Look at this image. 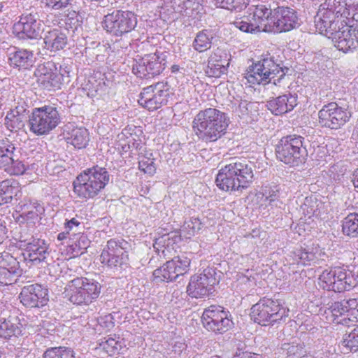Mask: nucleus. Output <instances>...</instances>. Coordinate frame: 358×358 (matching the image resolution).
Returning a JSON list of instances; mask_svg holds the SVG:
<instances>
[{
	"instance_id": "7ed1b4c3",
	"label": "nucleus",
	"mask_w": 358,
	"mask_h": 358,
	"mask_svg": "<svg viewBox=\"0 0 358 358\" xmlns=\"http://www.w3.org/2000/svg\"><path fill=\"white\" fill-rule=\"evenodd\" d=\"M287 70L276 64L272 57H266L250 66L245 78L252 85L272 83L284 89L287 85L285 76Z\"/></svg>"
},
{
	"instance_id": "5701e85b",
	"label": "nucleus",
	"mask_w": 358,
	"mask_h": 358,
	"mask_svg": "<svg viewBox=\"0 0 358 358\" xmlns=\"http://www.w3.org/2000/svg\"><path fill=\"white\" fill-rule=\"evenodd\" d=\"M273 15V10L264 4L252 5L248 8V17L253 22L252 27L257 29V31H271Z\"/></svg>"
},
{
	"instance_id": "bf43d9fd",
	"label": "nucleus",
	"mask_w": 358,
	"mask_h": 358,
	"mask_svg": "<svg viewBox=\"0 0 358 358\" xmlns=\"http://www.w3.org/2000/svg\"><path fill=\"white\" fill-rule=\"evenodd\" d=\"M114 318L111 314L101 316L98 319L99 324L105 329H110L114 327Z\"/></svg>"
},
{
	"instance_id": "6e6552de",
	"label": "nucleus",
	"mask_w": 358,
	"mask_h": 358,
	"mask_svg": "<svg viewBox=\"0 0 358 358\" xmlns=\"http://www.w3.org/2000/svg\"><path fill=\"white\" fill-rule=\"evenodd\" d=\"M317 284L323 289L342 292L354 287L355 279L350 271L337 266L324 270L318 278Z\"/></svg>"
},
{
	"instance_id": "58836bf2",
	"label": "nucleus",
	"mask_w": 358,
	"mask_h": 358,
	"mask_svg": "<svg viewBox=\"0 0 358 358\" xmlns=\"http://www.w3.org/2000/svg\"><path fill=\"white\" fill-rule=\"evenodd\" d=\"M213 35L210 31L203 30L199 31L193 42V48L199 52H204L211 46Z\"/></svg>"
},
{
	"instance_id": "a878e982",
	"label": "nucleus",
	"mask_w": 358,
	"mask_h": 358,
	"mask_svg": "<svg viewBox=\"0 0 358 358\" xmlns=\"http://www.w3.org/2000/svg\"><path fill=\"white\" fill-rule=\"evenodd\" d=\"M48 291L38 284L24 286L20 294V302L27 307L34 308L43 306L47 299Z\"/></svg>"
},
{
	"instance_id": "603ef678",
	"label": "nucleus",
	"mask_w": 358,
	"mask_h": 358,
	"mask_svg": "<svg viewBox=\"0 0 358 358\" xmlns=\"http://www.w3.org/2000/svg\"><path fill=\"white\" fill-rule=\"evenodd\" d=\"M138 167L141 171L150 176L153 175L156 171L154 159L145 156H142L140 159Z\"/></svg>"
},
{
	"instance_id": "5fc2aeb1",
	"label": "nucleus",
	"mask_w": 358,
	"mask_h": 358,
	"mask_svg": "<svg viewBox=\"0 0 358 358\" xmlns=\"http://www.w3.org/2000/svg\"><path fill=\"white\" fill-rule=\"evenodd\" d=\"M72 0H43L45 6L52 10H62L66 8Z\"/></svg>"
},
{
	"instance_id": "f257e3e1",
	"label": "nucleus",
	"mask_w": 358,
	"mask_h": 358,
	"mask_svg": "<svg viewBox=\"0 0 358 358\" xmlns=\"http://www.w3.org/2000/svg\"><path fill=\"white\" fill-rule=\"evenodd\" d=\"M229 119L227 115L215 108L200 110L194 117L192 128L197 137L205 142H215L220 138L227 129Z\"/></svg>"
},
{
	"instance_id": "a18cd8bd",
	"label": "nucleus",
	"mask_w": 358,
	"mask_h": 358,
	"mask_svg": "<svg viewBox=\"0 0 358 358\" xmlns=\"http://www.w3.org/2000/svg\"><path fill=\"white\" fill-rule=\"evenodd\" d=\"M43 358H75L73 351L66 347H55L47 349Z\"/></svg>"
},
{
	"instance_id": "e433bc0d",
	"label": "nucleus",
	"mask_w": 358,
	"mask_h": 358,
	"mask_svg": "<svg viewBox=\"0 0 358 358\" xmlns=\"http://www.w3.org/2000/svg\"><path fill=\"white\" fill-rule=\"evenodd\" d=\"M170 263L171 260L154 271L153 278L156 282L173 281L178 277L176 270L170 268Z\"/></svg>"
},
{
	"instance_id": "6ab92c4d",
	"label": "nucleus",
	"mask_w": 358,
	"mask_h": 358,
	"mask_svg": "<svg viewBox=\"0 0 358 358\" xmlns=\"http://www.w3.org/2000/svg\"><path fill=\"white\" fill-rule=\"evenodd\" d=\"M298 26L299 18L294 10L288 7H278L273 10L270 32H286Z\"/></svg>"
},
{
	"instance_id": "7c9ffc66",
	"label": "nucleus",
	"mask_w": 358,
	"mask_h": 358,
	"mask_svg": "<svg viewBox=\"0 0 358 358\" xmlns=\"http://www.w3.org/2000/svg\"><path fill=\"white\" fill-rule=\"evenodd\" d=\"M336 17L351 15L358 20V0H328Z\"/></svg>"
},
{
	"instance_id": "6e6d98bb",
	"label": "nucleus",
	"mask_w": 358,
	"mask_h": 358,
	"mask_svg": "<svg viewBox=\"0 0 358 358\" xmlns=\"http://www.w3.org/2000/svg\"><path fill=\"white\" fill-rule=\"evenodd\" d=\"M255 103L248 102L247 101H241L236 108V113L240 117H245L252 114V110L255 106Z\"/></svg>"
},
{
	"instance_id": "ea45409f",
	"label": "nucleus",
	"mask_w": 358,
	"mask_h": 358,
	"mask_svg": "<svg viewBox=\"0 0 358 358\" xmlns=\"http://www.w3.org/2000/svg\"><path fill=\"white\" fill-rule=\"evenodd\" d=\"M264 195L265 196L266 206L270 207L268 210H272L273 213H281L284 204L279 199L278 191L271 190L268 192H266Z\"/></svg>"
},
{
	"instance_id": "13d9d810",
	"label": "nucleus",
	"mask_w": 358,
	"mask_h": 358,
	"mask_svg": "<svg viewBox=\"0 0 358 358\" xmlns=\"http://www.w3.org/2000/svg\"><path fill=\"white\" fill-rule=\"evenodd\" d=\"M210 57H215V60H217V62H220L221 64H224L226 65L229 64L228 55L227 54L222 50L217 48L215 50Z\"/></svg>"
},
{
	"instance_id": "c9c22d12",
	"label": "nucleus",
	"mask_w": 358,
	"mask_h": 358,
	"mask_svg": "<svg viewBox=\"0 0 358 358\" xmlns=\"http://www.w3.org/2000/svg\"><path fill=\"white\" fill-rule=\"evenodd\" d=\"M0 187L7 203L10 202L13 197L19 198L21 196V187L19 182L16 180H5L0 182Z\"/></svg>"
},
{
	"instance_id": "1a4fd4ad",
	"label": "nucleus",
	"mask_w": 358,
	"mask_h": 358,
	"mask_svg": "<svg viewBox=\"0 0 358 358\" xmlns=\"http://www.w3.org/2000/svg\"><path fill=\"white\" fill-rule=\"evenodd\" d=\"M288 311L278 301L263 299L252 306L250 316L255 322L266 326L287 317Z\"/></svg>"
},
{
	"instance_id": "393cba45",
	"label": "nucleus",
	"mask_w": 358,
	"mask_h": 358,
	"mask_svg": "<svg viewBox=\"0 0 358 358\" xmlns=\"http://www.w3.org/2000/svg\"><path fill=\"white\" fill-rule=\"evenodd\" d=\"M334 46L340 51L347 53L358 47V34L356 29L344 26L338 31L331 33Z\"/></svg>"
},
{
	"instance_id": "b1692460",
	"label": "nucleus",
	"mask_w": 358,
	"mask_h": 358,
	"mask_svg": "<svg viewBox=\"0 0 358 358\" xmlns=\"http://www.w3.org/2000/svg\"><path fill=\"white\" fill-rule=\"evenodd\" d=\"M19 262L8 252L0 255V285L14 283L20 275Z\"/></svg>"
},
{
	"instance_id": "c85d7f7f",
	"label": "nucleus",
	"mask_w": 358,
	"mask_h": 358,
	"mask_svg": "<svg viewBox=\"0 0 358 358\" xmlns=\"http://www.w3.org/2000/svg\"><path fill=\"white\" fill-rule=\"evenodd\" d=\"M65 132L66 142L71 144L75 148H85L90 142V133L83 127H73L72 124L66 125Z\"/></svg>"
},
{
	"instance_id": "49530a36",
	"label": "nucleus",
	"mask_w": 358,
	"mask_h": 358,
	"mask_svg": "<svg viewBox=\"0 0 358 358\" xmlns=\"http://www.w3.org/2000/svg\"><path fill=\"white\" fill-rule=\"evenodd\" d=\"M64 17L62 20L64 21L66 29H71L74 31L81 26V17L76 10H68Z\"/></svg>"
},
{
	"instance_id": "ddd939ff",
	"label": "nucleus",
	"mask_w": 358,
	"mask_h": 358,
	"mask_svg": "<svg viewBox=\"0 0 358 358\" xmlns=\"http://www.w3.org/2000/svg\"><path fill=\"white\" fill-rule=\"evenodd\" d=\"M203 327L215 334H223L230 329L234 323L229 312L220 306L212 305L204 309L201 317Z\"/></svg>"
},
{
	"instance_id": "4d7b16f0",
	"label": "nucleus",
	"mask_w": 358,
	"mask_h": 358,
	"mask_svg": "<svg viewBox=\"0 0 358 358\" xmlns=\"http://www.w3.org/2000/svg\"><path fill=\"white\" fill-rule=\"evenodd\" d=\"M300 262L302 264H310L311 262H316V259L314 257V255L312 254V252L306 248L300 250L298 254Z\"/></svg>"
},
{
	"instance_id": "f704fd0d",
	"label": "nucleus",
	"mask_w": 358,
	"mask_h": 358,
	"mask_svg": "<svg viewBox=\"0 0 358 358\" xmlns=\"http://www.w3.org/2000/svg\"><path fill=\"white\" fill-rule=\"evenodd\" d=\"M9 61L11 66L27 69L33 65L34 55L27 50H18L10 54Z\"/></svg>"
},
{
	"instance_id": "dca6fc26",
	"label": "nucleus",
	"mask_w": 358,
	"mask_h": 358,
	"mask_svg": "<svg viewBox=\"0 0 358 358\" xmlns=\"http://www.w3.org/2000/svg\"><path fill=\"white\" fill-rule=\"evenodd\" d=\"M15 147L7 138L0 139V169L10 175H22L27 166L22 162L14 159Z\"/></svg>"
},
{
	"instance_id": "a211bd4d",
	"label": "nucleus",
	"mask_w": 358,
	"mask_h": 358,
	"mask_svg": "<svg viewBox=\"0 0 358 358\" xmlns=\"http://www.w3.org/2000/svg\"><path fill=\"white\" fill-rule=\"evenodd\" d=\"M160 57L156 54L146 55L135 60L133 73L141 78H151L160 74L165 68Z\"/></svg>"
},
{
	"instance_id": "de8ad7c7",
	"label": "nucleus",
	"mask_w": 358,
	"mask_h": 358,
	"mask_svg": "<svg viewBox=\"0 0 358 358\" xmlns=\"http://www.w3.org/2000/svg\"><path fill=\"white\" fill-rule=\"evenodd\" d=\"M21 332L17 324L9 320H0V337L8 339L12 336H17Z\"/></svg>"
},
{
	"instance_id": "2f4dec72",
	"label": "nucleus",
	"mask_w": 358,
	"mask_h": 358,
	"mask_svg": "<svg viewBox=\"0 0 358 358\" xmlns=\"http://www.w3.org/2000/svg\"><path fill=\"white\" fill-rule=\"evenodd\" d=\"M322 207V202L316 197L313 196L306 197L301 206V210L306 222H308L309 220L313 222L315 219H318Z\"/></svg>"
},
{
	"instance_id": "09e8293b",
	"label": "nucleus",
	"mask_w": 358,
	"mask_h": 358,
	"mask_svg": "<svg viewBox=\"0 0 358 358\" xmlns=\"http://www.w3.org/2000/svg\"><path fill=\"white\" fill-rule=\"evenodd\" d=\"M217 7L231 10H241L246 7L248 0H212Z\"/></svg>"
},
{
	"instance_id": "8fccbe9b",
	"label": "nucleus",
	"mask_w": 358,
	"mask_h": 358,
	"mask_svg": "<svg viewBox=\"0 0 358 358\" xmlns=\"http://www.w3.org/2000/svg\"><path fill=\"white\" fill-rule=\"evenodd\" d=\"M74 240V243L71 246L72 247L73 251L76 253V255L78 254H83L84 251L89 246V240L86 235L84 234H73Z\"/></svg>"
},
{
	"instance_id": "f03ea898",
	"label": "nucleus",
	"mask_w": 358,
	"mask_h": 358,
	"mask_svg": "<svg viewBox=\"0 0 358 358\" xmlns=\"http://www.w3.org/2000/svg\"><path fill=\"white\" fill-rule=\"evenodd\" d=\"M254 180L252 165L246 162L236 161L222 167L217 175V186L226 192L241 191Z\"/></svg>"
},
{
	"instance_id": "680f3d73",
	"label": "nucleus",
	"mask_w": 358,
	"mask_h": 358,
	"mask_svg": "<svg viewBox=\"0 0 358 358\" xmlns=\"http://www.w3.org/2000/svg\"><path fill=\"white\" fill-rule=\"evenodd\" d=\"M119 346L118 342L113 338H108L103 343V348L108 352L117 350Z\"/></svg>"
},
{
	"instance_id": "cd10ccee",
	"label": "nucleus",
	"mask_w": 358,
	"mask_h": 358,
	"mask_svg": "<svg viewBox=\"0 0 358 358\" xmlns=\"http://www.w3.org/2000/svg\"><path fill=\"white\" fill-rule=\"evenodd\" d=\"M297 105V96L290 93L271 99L266 103L268 109L274 115H280L294 109Z\"/></svg>"
},
{
	"instance_id": "4468645a",
	"label": "nucleus",
	"mask_w": 358,
	"mask_h": 358,
	"mask_svg": "<svg viewBox=\"0 0 358 358\" xmlns=\"http://www.w3.org/2000/svg\"><path fill=\"white\" fill-rule=\"evenodd\" d=\"M319 122L322 127L338 129L348 122L351 113L348 108L339 106L335 102L324 105L318 113Z\"/></svg>"
},
{
	"instance_id": "052dcab7",
	"label": "nucleus",
	"mask_w": 358,
	"mask_h": 358,
	"mask_svg": "<svg viewBox=\"0 0 358 358\" xmlns=\"http://www.w3.org/2000/svg\"><path fill=\"white\" fill-rule=\"evenodd\" d=\"M307 248L312 252V254L314 255V257L317 262L320 259H323V257L325 256L324 249L321 248L318 244L313 243L310 245H308Z\"/></svg>"
},
{
	"instance_id": "9d476101",
	"label": "nucleus",
	"mask_w": 358,
	"mask_h": 358,
	"mask_svg": "<svg viewBox=\"0 0 358 358\" xmlns=\"http://www.w3.org/2000/svg\"><path fill=\"white\" fill-rule=\"evenodd\" d=\"M327 322L350 327V322H358V299H350L333 303L324 310Z\"/></svg>"
},
{
	"instance_id": "774afa93",
	"label": "nucleus",
	"mask_w": 358,
	"mask_h": 358,
	"mask_svg": "<svg viewBox=\"0 0 358 358\" xmlns=\"http://www.w3.org/2000/svg\"><path fill=\"white\" fill-rule=\"evenodd\" d=\"M169 234L164 235L162 237L156 239L154 247L156 248V245H162V243H164L166 241H169Z\"/></svg>"
},
{
	"instance_id": "72a5a7b5",
	"label": "nucleus",
	"mask_w": 358,
	"mask_h": 358,
	"mask_svg": "<svg viewBox=\"0 0 358 358\" xmlns=\"http://www.w3.org/2000/svg\"><path fill=\"white\" fill-rule=\"evenodd\" d=\"M203 0H176L174 9L182 15L194 17L202 8Z\"/></svg>"
},
{
	"instance_id": "aec40b11",
	"label": "nucleus",
	"mask_w": 358,
	"mask_h": 358,
	"mask_svg": "<svg viewBox=\"0 0 358 358\" xmlns=\"http://www.w3.org/2000/svg\"><path fill=\"white\" fill-rule=\"evenodd\" d=\"M40 86L48 90H55L60 87L62 75L59 74L55 64L48 62L38 66L34 73Z\"/></svg>"
},
{
	"instance_id": "423d86ee",
	"label": "nucleus",
	"mask_w": 358,
	"mask_h": 358,
	"mask_svg": "<svg viewBox=\"0 0 358 358\" xmlns=\"http://www.w3.org/2000/svg\"><path fill=\"white\" fill-rule=\"evenodd\" d=\"M301 136H287L282 138L275 148L277 158L290 166H298L303 163L307 156V150L303 145Z\"/></svg>"
},
{
	"instance_id": "37998d69",
	"label": "nucleus",
	"mask_w": 358,
	"mask_h": 358,
	"mask_svg": "<svg viewBox=\"0 0 358 358\" xmlns=\"http://www.w3.org/2000/svg\"><path fill=\"white\" fill-rule=\"evenodd\" d=\"M342 345L351 352L358 351V324L343 336Z\"/></svg>"
},
{
	"instance_id": "473e14b6",
	"label": "nucleus",
	"mask_w": 358,
	"mask_h": 358,
	"mask_svg": "<svg viewBox=\"0 0 358 358\" xmlns=\"http://www.w3.org/2000/svg\"><path fill=\"white\" fill-rule=\"evenodd\" d=\"M67 41L66 35L59 29L48 31L44 37L45 47L50 51L62 50L66 45Z\"/></svg>"
},
{
	"instance_id": "a19ab883",
	"label": "nucleus",
	"mask_w": 358,
	"mask_h": 358,
	"mask_svg": "<svg viewBox=\"0 0 358 358\" xmlns=\"http://www.w3.org/2000/svg\"><path fill=\"white\" fill-rule=\"evenodd\" d=\"M190 263V258L182 255L172 259L169 265L170 268H174L179 276L188 272Z\"/></svg>"
},
{
	"instance_id": "f8f14e48",
	"label": "nucleus",
	"mask_w": 358,
	"mask_h": 358,
	"mask_svg": "<svg viewBox=\"0 0 358 358\" xmlns=\"http://www.w3.org/2000/svg\"><path fill=\"white\" fill-rule=\"evenodd\" d=\"M128 242L123 239H110L107 242L101 256V262L113 271L121 269L128 259Z\"/></svg>"
},
{
	"instance_id": "0eeeda50",
	"label": "nucleus",
	"mask_w": 358,
	"mask_h": 358,
	"mask_svg": "<svg viewBox=\"0 0 358 358\" xmlns=\"http://www.w3.org/2000/svg\"><path fill=\"white\" fill-rule=\"evenodd\" d=\"M61 122V116L57 108L44 106L33 109L29 117L30 131L38 136L48 134Z\"/></svg>"
},
{
	"instance_id": "864d4df0",
	"label": "nucleus",
	"mask_w": 358,
	"mask_h": 358,
	"mask_svg": "<svg viewBox=\"0 0 358 358\" xmlns=\"http://www.w3.org/2000/svg\"><path fill=\"white\" fill-rule=\"evenodd\" d=\"M252 24H253V22L250 20L249 17L246 20L239 19L234 22V25L242 31L248 33L258 32L257 29L252 27Z\"/></svg>"
},
{
	"instance_id": "2eb2a0df",
	"label": "nucleus",
	"mask_w": 358,
	"mask_h": 358,
	"mask_svg": "<svg viewBox=\"0 0 358 358\" xmlns=\"http://www.w3.org/2000/svg\"><path fill=\"white\" fill-rule=\"evenodd\" d=\"M169 90L163 83L145 87L140 94L138 103L149 110H155L168 101Z\"/></svg>"
},
{
	"instance_id": "0e129e2a",
	"label": "nucleus",
	"mask_w": 358,
	"mask_h": 358,
	"mask_svg": "<svg viewBox=\"0 0 358 358\" xmlns=\"http://www.w3.org/2000/svg\"><path fill=\"white\" fill-rule=\"evenodd\" d=\"M233 358H262L259 355H252L248 352H241L236 355Z\"/></svg>"
},
{
	"instance_id": "c756f323",
	"label": "nucleus",
	"mask_w": 358,
	"mask_h": 358,
	"mask_svg": "<svg viewBox=\"0 0 358 358\" xmlns=\"http://www.w3.org/2000/svg\"><path fill=\"white\" fill-rule=\"evenodd\" d=\"M336 16L332 10V6L326 0L320 6L315 16V24L320 33L328 32L331 29Z\"/></svg>"
},
{
	"instance_id": "c03bdc74",
	"label": "nucleus",
	"mask_w": 358,
	"mask_h": 358,
	"mask_svg": "<svg viewBox=\"0 0 358 358\" xmlns=\"http://www.w3.org/2000/svg\"><path fill=\"white\" fill-rule=\"evenodd\" d=\"M215 57H210L208 62V66L206 69V73L210 77L219 78L222 74L225 73L228 65L218 63L215 60Z\"/></svg>"
},
{
	"instance_id": "bb28decb",
	"label": "nucleus",
	"mask_w": 358,
	"mask_h": 358,
	"mask_svg": "<svg viewBox=\"0 0 358 358\" xmlns=\"http://www.w3.org/2000/svg\"><path fill=\"white\" fill-rule=\"evenodd\" d=\"M41 210L42 208L38 203L24 199L16 206L15 220L20 224H34L38 220Z\"/></svg>"
},
{
	"instance_id": "79ce46f5",
	"label": "nucleus",
	"mask_w": 358,
	"mask_h": 358,
	"mask_svg": "<svg viewBox=\"0 0 358 358\" xmlns=\"http://www.w3.org/2000/svg\"><path fill=\"white\" fill-rule=\"evenodd\" d=\"M201 229V222L197 217H190L185 220L182 229L181 234L185 238L194 236Z\"/></svg>"
},
{
	"instance_id": "e2e57ef3",
	"label": "nucleus",
	"mask_w": 358,
	"mask_h": 358,
	"mask_svg": "<svg viewBox=\"0 0 358 358\" xmlns=\"http://www.w3.org/2000/svg\"><path fill=\"white\" fill-rule=\"evenodd\" d=\"M80 225V222L76 218H72L65 224V229L67 233H70V231H73V234H76Z\"/></svg>"
},
{
	"instance_id": "9b49d317",
	"label": "nucleus",
	"mask_w": 358,
	"mask_h": 358,
	"mask_svg": "<svg viewBox=\"0 0 358 358\" xmlns=\"http://www.w3.org/2000/svg\"><path fill=\"white\" fill-rule=\"evenodd\" d=\"M102 24L103 29L109 34L120 36L136 27L137 18L131 11L116 10L104 16Z\"/></svg>"
},
{
	"instance_id": "4c0bfd02",
	"label": "nucleus",
	"mask_w": 358,
	"mask_h": 358,
	"mask_svg": "<svg viewBox=\"0 0 358 358\" xmlns=\"http://www.w3.org/2000/svg\"><path fill=\"white\" fill-rule=\"evenodd\" d=\"M342 230L345 235L358 237V213L349 214L343 221Z\"/></svg>"
},
{
	"instance_id": "338daca9",
	"label": "nucleus",
	"mask_w": 358,
	"mask_h": 358,
	"mask_svg": "<svg viewBox=\"0 0 358 358\" xmlns=\"http://www.w3.org/2000/svg\"><path fill=\"white\" fill-rule=\"evenodd\" d=\"M7 229L6 227V223L4 221L0 220V243L3 241L6 236Z\"/></svg>"
},
{
	"instance_id": "20e7f679",
	"label": "nucleus",
	"mask_w": 358,
	"mask_h": 358,
	"mask_svg": "<svg viewBox=\"0 0 358 358\" xmlns=\"http://www.w3.org/2000/svg\"><path fill=\"white\" fill-rule=\"evenodd\" d=\"M110 175L105 168L98 166L87 169L73 181V191L81 199H92L105 188Z\"/></svg>"
},
{
	"instance_id": "69168bd1",
	"label": "nucleus",
	"mask_w": 358,
	"mask_h": 358,
	"mask_svg": "<svg viewBox=\"0 0 358 358\" xmlns=\"http://www.w3.org/2000/svg\"><path fill=\"white\" fill-rule=\"evenodd\" d=\"M67 67L65 66L64 68H62L61 66H59V69H58V73L60 75H62V83L65 82L66 79H67L69 77V71L66 69ZM69 80H67L66 82Z\"/></svg>"
},
{
	"instance_id": "39448f33",
	"label": "nucleus",
	"mask_w": 358,
	"mask_h": 358,
	"mask_svg": "<svg viewBox=\"0 0 358 358\" xmlns=\"http://www.w3.org/2000/svg\"><path fill=\"white\" fill-rule=\"evenodd\" d=\"M101 289V285L95 280L80 277L67 283L65 293L73 303L89 305L99 298Z\"/></svg>"
},
{
	"instance_id": "f3484780",
	"label": "nucleus",
	"mask_w": 358,
	"mask_h": 358,
	"mask_svg": "<svg viewBox=\"0 0 358 358\" xmlns=\"http://www.w3.org/2000/svg\"><path fill=\"white\" fill-rule=\"evenodd\" d=\"M214 275L213 269L207 268L202 273L192 276L187 287L188 294L194 298L208 295L217 282Z\"/></svg>"
},
{
	"instance_id": "3c124183",
	"label": "nucleus",
	"mask_w": 358,
	"mask_h": 358,
	"mask_svg": "<svg viewBox=\"0 0 358 358\" xmlns=\"http://www.w3.org/2000/svg\"><path fill=\"white\" fill-rule=\"evenodd\" d=\"M16 113H18V112H16ZM5 124L10 131L19 129L24 125L22 116L18 114L16 115L13 110L7 113Z\"/></svg>"
},
{
	"instance_id": "412c9836",
	"label": "nucleus",
	"mask_w": 358,
	"mask_h": 358,
	"mask_svg": "<svg viewBox=\"0 0 358 358\" xmlns=\"http://www.w3.org/2000/svg\"><path fill=\"white\" fill-rule=\"evenodd\" d=\"M13 29V33L20 38H37L43 31L41 21L36 13L23 14L20 20L14 24Z\"/></svg>"
},
{
	"instance_id": "4be33fe9",
	"label": "nucleus",
	"mask_w": 358,
	"mask_h": 358,
	"mask_svg": "<svg viewBox=\"0 0 358 358\" xmlns=\"http://www.w3.org/2000/svg\"><path fill=\"white\" fill-rule=\"evenodd\" d=\"M21 247L24 248L27 256L26 259L37 264L45 261L49 255L48 245L44 240L36 238L31 236L29 238L20 236Z\"/></svg>"
}]
</instances>
